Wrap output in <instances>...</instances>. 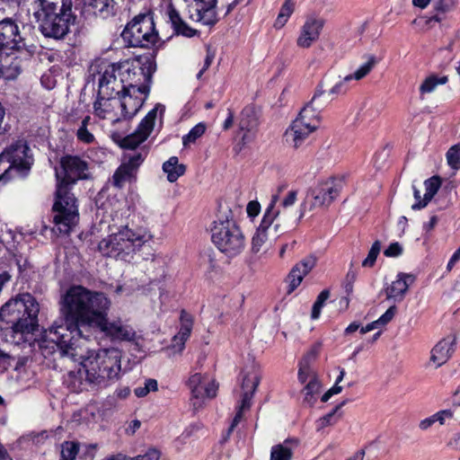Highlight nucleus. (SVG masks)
<instances>
[{
	"label": "nucleus",
	"mask_w": 460,
	"mask_h": 460,
	"mask_svg": "<svg viewBox=\"0 0 460 460\" xmlns=\"http://www.w3.org/2000/svg\"><path fill=\"white\" fill-rule=\"evenodd\" d=\"M110 299L102 292L90 290L81 285L70 287L61 299V313L65 324L55 323L35 340L44 358L60 353L75 358L77 341L93 338L91 325L101 318L102 310Z\"/></svg>",
	"instance_id": "1"
},
{
	"label": "nucleus",
	"mask_w": 460,
	"mask_h": 460,
	"mask_svg": "<svg viewBox=\"0 0 460 460\" xmlns=\"http://www.w3.org/2000/svg\"><path fill=\"white\" fill-rule=\"evenodd\" d=\"M155 64L149 57H140L118 63L105 59L94 60L89 67V76L98 84L99 96L145 95L150 84Z\"/></svg>",
	"instance_id": "2"
},
{
	"label": "nucleus",
	"mask_w": 460,
	"mask_h": 460,
	"mask_svg": "<svg viewBox=\"0 0 460 460\" xmlns=\"http://www.w3.org/2000/svg\"><path fill=\"white\" fill-rule=\"evenodd\" d=\"M81 341H77V356L75 358L58 353L60 358L72 361L80 359L76 371H70L66 379L73 392L80 393L88 386L106 387L111 381L119 379L121 371L122 353L116 348H105L98 350H87L82 353Z\"/></svg>",
	"instance_id": "3"
},
{
	"label": "nucleus",
	"mask_w": 460,
	"mask_h": 460,
	"mask_svg": "<svg viewBox=\"0 0 460 460\" xmlns=\"http://www.w3.org/2000/svg\"><path fill=\"white\" fill-rule=\"evenodd\" d=\"M60 165L61 171L56 172L58 184L53 222L60 234H68L79 219L76 199L71 193V188L76 181L89 179L91 173L88 162L76 155L62 157Z\"/></svg>",
	"instance_id": "4"
},
{
	"label": "nucleus",
	"mask_w": 460,
	"mask_h": 460,
	"mask_svg": "<svg viewBox=\"0 0 460 460\" xmlns=\"http://www.w3.org/2000/svg\"><path fill=\"white\" fill-rule=\"evenodd\" d=\"M72 0H34L33 17L42 35L55 40L64 39L75 22Z\"/></svg>",
	"instance_id": "5"
},
{
	"label": "nucleus",
	"mask_w": 460,
	"mask_h": 460,
	"mask_svg": "<svg viewBox=\"0 0 460 460\" xmlns=\"http://www.w3.org/2000/svg\"><path fill=\"white\" fill-rule=\"evenodd\" d=\"M35 46L28 43L21 29V22L13 17L0 20V78L15 79L22 72L20 61L9 63L11 56L18 53L31 55Z\"/></svg>",
	"instance_id": "6"
},
{
	"label": "nucleus",
	"mask_w": 460,
	"mask_h": 460,
	"mask_svg": "<svg viewBox=\"0 0 460 460\" xmlns=\"http://www.w3.org/2000/svg\"><path fill=\"white\" fill-rule=\"evenodd\" d=\"M40 305L29 293H24L6 302L0 309V321L11 324L17 342L26 341L25 335L32 333L38 325Z\"/></svg>",
	"instance_id": "7"
},
{
	"label": "nucleus",
	"mask_w": 460,
	"mask_h": 460,
	"mask_svg": "<svg viewBox=\"0 0 460 460\" xmlns=\"http://www.w3.org/2000/svg\"><path fill=\"white\" fill-rule=\"evenodd\" d=\"M151 239L152 234L147 229H132L126 226L103 238L98 249L103 256L130 261L136 252Z\"/></svg>",
	"instance_id": "8"
},
{
	"label": "nucleus",
	"mask_w": 460,
	"mask_h": 460,
	"mask_svg": "<svg viewBox=\"0 0 460 460\" xmlns=\"http://www.w3.org/2000/svg\"><path fill=\"white\" fill-rule=\"evenodd\" d=\"M145 95L99 96L93 104L94 114L111 124L128 121L139 111Z\"/></svg>",
	"instance_id": "9"
},
{
	"label": "nucleus",
	"mask_w": 460,
	"mask_h": 460,
	"mask_svg": "<svg viewBox=\"0 0 460 460\" xmlns=\"http://www.w3.org/2000/svg\"><path fill=\"white\" fill-rule=\"evenodd\" d=\"M211 240L215 246L227 257H235L245 247V237L233 217H219L213 222Z\"/></svg>",
	"instance_id": "10"
},
{
	"label": "nucleus",
	"mask_w": 460,
	"mask_h": 460,
	"mask_svg": "<svg viewBox=\"0 0 460 460\" xmlns=\"http://www.w3.org/2000/svg\"><path fill=\"white\" fill-rule=\"evenodd\" d=\"M123 40L133 48H149L158 40L154 19L149 13H141L133 18L123 30Z\"/></svg>",
	"instance_id": "11"
},
{
	"label": "nucleus",
	"mask_w": 460,
	"mask_h": 460,
	"mask_svg": "<svg viewBox=\"0 0 460 460\" xmlns=\"http://www.w3.org/2000/svg\"><path fill=\"white\" fill-rule=\"evenodd\" d=\"M342 188V179L332 178L320 182L307 193L304 203L301 205V216L307 208L312 210L315 208L330 206L339 196Z\"/></svg>",
	"instance_id": "12"
},
{
	"label": "nucleus",
	"mask_w": 460,
	"mask_h": 460,
	"mask_svg": "<svg viewBox=\"0 0 460 460\" xmlns=\"http://www.w3.org/2000/svg\"><path fill=\"white\" fill-rule=\"evenodd\" d=\"M187 386L190 392V402L194 411L203 407L205 402L217 396L218 384L208 374L195 373L191 375Z\"/></svg>",
	"instance_id": "13"
},
{
	"label": "nucleus",
	"mask_w": 460,
	"mask_h": 460,
	"mask_svg": "<svg viewBox=\"0 0 460 460\" xmlns=\"http://www.w3.org/2000/svg\"><path fill=\"white\" fill-rule=\"evenodd\" d=\"M111 300L106 305V308L102 310L101 318L94 320L91 325V333L93 335V331L98 330L105 336L112 341H131L135 337L134 330L122 323L120 319L110 320L108 313L111 307Z\"/></svg>",
	"instance_id": "14"
},
{
	"label": "nucleus",
	"mask_w": 460,
	"mask_h": 460,
	"mask_svg": "<svg viewBox=\"0 0 460 460\" xmlns=\"http://www.w3.org/2000/svg\"><path fill=\"white\" fill-rule=\"evenodd\" d=\"M0 162L8 163V166L13 172L20 176H24L30 171L33 158L27 143L19 140L2 152Z\"/></svg>",
	"instance_id": "15"
},
{
	"label": "nucleus",
	"mask_w": 460,
	"mask_h": 460,
	"mask_svg": "<svg viewBox=\"0 0 460 460\" xmlns=\"http://www.w3.org/2000/svg\"><path fill=\"white\" fill-rule=\"evenodd\" d=\"M158 111H160L162 115L164 111V107L157 104L140 121L134 133L122 137L119 134L113 132V138L119 143L121 147L135 149L138 145L143 143L152 132Z\"/></svg>",
	"instance_id": "16"
},
{
	"label": "nucleus",
	"mask_w": 460,
	"mask_h": 460,
	"mask_svg": "<svg viewBox=\"0 0 460 460\" xmlns=\"http://www.w3.org/2000/svg\"><path fill=\"white\" fill-rule=\"evenodd\" d=\"M278 200V195H273L271 197L270 202L264 212L261 222L258 226L254 235L252 236V252L254 253L261 252L262 246L268 241L267 231L280 213L279 210L276 208Z\"/></svg>",
	"instance_id": "17"
},
{
	"label": "nucleus",
	"mask_w": 460,
	"mask_h": 460,
	"mask_svg": "<svg viewBox=\"0 0 460 460\" xmlns=\"http://www.w3.org/2000/svg\"><path fill=\"white\" fill-rule=\"evenodd\" d=\"M143 161L144 157L140 153L134 152L125 155L121 164L112 176L113 185L122 188L126 182L135 181L137 169Z\"/></svg>",
	"instance_id": "18"
},
{
	"label": "nucleus",
	"mask_w": 460,
	"mask_h": 460,
	"mask_svg": "<svg viewBox=\"0 0 460 460\" xmlns=\"http://www.w3.org/2000/svg\"><path fill=\"white\" fill-rule=\"evenodd\" d=\"M314 95L311 101L301 110L294 121H299L305 128L314 132L320 126L321 111L326 107V101Z\"/></svg>",
	"instance_id": "19"
},
{
	"label": "nucleus",
	"mask_w": 460,
	"mask_h": 460,
	"mask_svg": "<svg viewBox=\"0 0 460 460\" xmlns=\"http://www.w3.org/2000/svg\"><path fill=\"white\" fill-rule=\"evenodd\" d=\"M416 277L411 273L399 272L395 279L388 285L384 292L386 299L394 303L402 302L408 292L409 288L415 282Z\"/></svg>",
	"instance_id": "20"
},
{
	"label": "nucleus",
	"mask_w": 460,
	"mask_h": 460,
	"mask_svg": "<svg viewBox=\"0 0 460 460\" xmlns=\"http://www.w3.org/2000/svg\"><path fill=\"white\" fill-rule=\"evenodd\" d=\"M194 5L190 9V18L204 25H213L217 22V0H192Z\"/></svg>",
	"instance_id": "21"
},
{
	"label": "nucleus",
	"mask_w": 460,
	"mask_h": 460,
	"mask_svg": "<svg viewBox=\"0 0 460 460\" xmlns=\"http://www.w3.org/2000/svg\"><path fill=\"white\" fill-rule=\"evenodd\" d=\"M192 327V316L184 310H182L181 313V328L177 334L173 336L172 343L168 348L170 355L174 356L177 354H181L185 348V342L190 336Z\"/></svg>",
	"instance_id": "22"
},
{
	"label": "nucleus",
	"mask_w": 460,
	"mask_h": 460,
	"mask_svg": "<svg viewBox=\"0 0 460 460\" xmlns=\"http://www.w3.org/2000/svg\"><path fill=\"white\" fill-rule=\"evenodd\" d=\"M457 337L456 335H449L439 341L431 349L430 361L436 367L444 365L453 355Z\"/></svg>",
	"instance_id": "23"
},
{
	"label": "nucleus",
	"mask_w": 460,
	"mask_h": 460,
	"mask_svg": "<svg viewBox=\"0 0 460 460\" xmlns=\"http://www.w3.org/2000/svg\"><path fill=\"white\" fill-rule=\"evenodd\" d=\"M324 22L322 19L308 18L301 28L296 44L307 49L319 39Z\"/></svg>",
	"instance_id": "24"
},
{
	"label": "nucleus",
	"mask_w": 460,
	"mask_h": 460,
	"mask_svg": "<svg viewBox=\"0 0 460 460\" xmlns=\"http://www.w3.org/2000/svg\"><path fill=\"white\" fill-rule=\"evenodd\" d=\"M313 133L305 125L299 121H293L284 134L286 143L294 147L298 148L305 141V139Z\"/></svg>",
	"instance_id": "25"
},
{
	"label": "nucleus",
	"mask_w": 460,
	"mask_h": 460,
	"mask_svg": "<svg viewBox=\"0 0 460 460\" xmlns=\"http://www.w3.org/2000/svg\"><path fill=\"white\" fill-rule=\"evenodd\" d=\"M352 81L349 75L339 80L328 92L324 91L320 85L317 87L314 95H320L326 101V106L339 95H344L349 90V83Z\"/></svg>",
	"instance_id": "26"
},
{
	"label": "nucleus",
	"mask_w": 460,
	"mask_h": 460,
	"mask_svg": "<svg viewBox=\"0 0 460 460\" xmlns=\"http://www.w3.org/2000/svg\"><path fill=\"white\" fill-rule=\"evenodd\" d=\"M167 14L175 34L190 38L197 33L196 30L187 25L173 6L170 5L168 7Z\"/></svg>",
	"instance_id": "27"
},
{
	"label": "nucleus",
	"mask_w": 460,
	"mask_h": 460,
	"mask_svg": "<svg viewBox=\"0 0 460 460\" xmlns=\"http://www.w3.org/2000/svg\"><path fill=\"white\" fill-rule=\"evenodd\" d=\"M297 446L298 440L296 438H288L283 443L273 446L270 450V460H291Z\"/></svg>",
	"instance_id": "28"
},
{
	"label": "nucleus",
	"mask_w": 460,
	"mask_h": 460,
	"mask_svg": "<svg viewBox=\"0 0 460 460\" xmlns=\"http://www.w3.org/2000/svg\"><path fill=\"white\" fill-rule=\"evenodd\" d=\"M441 185V181L438 176H432L424 181L425 193L422 201L415 202L411 205L413 210H419L425 208L428 203L437 194Z\"/></svg>",
	"instance_id": "29"
},
{
	"label": "nucleus",
	"mask_w": 460,
	"mask_h": 460,
	"mask_svg": "<svg viewBox=\"0 0 460 460\" xmlns=\"http://www.w3.org/2000/svg\"><path fill=\"white\" fill-rule=\"evenodd\" d=\"M186 167L182 164H179V159L176 156L170 157L163 164V171L167 175V180L170 182L176 181L181 175L184 174Z\"/></svg>",
	"instance_id": "30"
},
{
	"label": "nucleus",
	"mask_w": 460,
	"mask_h": 460,
	"mask_svg": "<svg viewBox=\"0 0 460 460\" xmlns=\"http://www.w3.org/2000/svg\"><path fill=\"white\" fill-rule=\"evenodd\" d=\"M458 4V0H432V7L436 14L432 20L441 22L442 16L454 11Z\"/></svg>",
	"instance_id": "31"
},
{
	"label": "nucleus",
	"mask_w": 460,
	"mask_h": 460,
	"mask_svg": "<svg viewBox=\"0 0 460 460\" xmlns=\"http://www.w3.org/2000/svg\"><path fill=\"white\" fill-rule=\"evenodd\" d=\"M447 82V75H438L436 74H431L427 76L420 85V93L422 94L430 93L434 92L438 85H444Z\"/></svg>",
	"instance_id": "32"
},
{
	"label": "nucleus",
	"mask_w": 460,
	"mask_h": 460,
	"mask_svg": "<svg viewBox=\"0 0 460 460\" xmlns=\"http://www.w3.org/2000/svg\"><path fill=\"white\" fill-rule=\"evenodd\" d=\"M320 391L321 384L316 376H314L312 379L309 380L308 384L305 385L304 389V402L310 407L314 406L317 400L316 396L320 393Z\"/></svg>",
	"instance_id": "33"
},
{
	"label": "nucleus",
	"mask_w": 460,
	"mask_h": 460,
	"mask_svg": "<svg viewBox=\"0 0 460 460\" xmlns=\"http://www.w3.org/2000/svg\"><path fill=\"white\" fill-rule=\"evenodd\" d=\"M378 59L374 55H368L366 62L360 65L354 73L348 75L351 80L359 81L365 78L377 65Z\"/></svg>",
	"instance_id": "34"
},
{
	"label": "nucleus",
	"mask_w": 460,
	"mask_h": 460,
	"mask_svg": "<svg viewBox=\"0 0 460 460\" xmlns=\"http://www.w3.org/2000/svg\"><path fill=\"white\" fill-rule=\"evenodd\" d=\"M295 9V3L293 0H285L282 4L278 17L275 21L274 27L281 29L288 21Z\"/></svg>",
	"instance_id": "35"
},
{
	"label": "nucleus",
	"mask_w": 460,
	"mask_h": 460,
	"mask_svg": "<svg viewBox=\"0 0 460 460\" xmlns=\"http://www.w3.org/2000/svg\"><path fill=\"white\" fill-rule=\"evenodd\" d=\"M261 381L260 373L256 369L247 372L242 382L243 392H250L254 394Z\"/></svg>",
	"instance_id": "36"
},
{
	"label": "nucleus",
	"mask_w": 460,
	"mask_h": 460,
	"mask_svg": "<svg viewBox=\"0 0 460 460\" xmlns=\"http://www.w3.org/2000/svg\"><path fill=\"white\" fill-rule=\"evenodd\" d=\"M253 396V394H251L250 392H243L242 399L237 405V412L233 420V422L230 426V431H232L234 427L241 421L243 417V412L246 410H248L251 407V402L252 398Z\"/></svg>",
	"instance_id": "37"
},
{
	"label": "nucleus",
	"mask_w": 460,
	"mask_h": 460,
	"mask_svg": "<svg viewBox=\"0 0 460 460\" xmlns=\"http://www.w3.org/2000/svg\"><path fill=\"white\" fill-rule=\"evenodd\" d=\"M206 125L203 122H199L195 125L187 135L182 137V144L184 146H188L196 142L197 139L201 137L206 132Z\"/></svg>",
	"instance_id": "38"
},
{
	"label": "nucleus",
	"mask_w": 460,
	"mask_h": 460,
	"mask_svg": "<svg viewBox=\"0 0 460 460\" xmlns=\"http://www.w3.org/2000/svg\"><path fill=\"white\" fill-rule=\"evenodd\" d=\"M79 452V443L65 441L61 445L60 460H75Z\"/></svg>",
	"instance_id": "39"
},
{
	"label": "nucleus",
	"mask_w": 460,
	"mask_h": 460,
	"mask_svg": "<svg viewBox=\"0 0 460 460\" xmlns=\"http://www.w3.org/2000/svg\"><path fill=\"white\" fill-rule=\"evenodd\" d=\"M345 404V402L338 404L331 412L325 414L317 420L318 429H324L327 426L334 424L341 417V414L337 415V412Z\"/></svg>",
	"instance_id": "40"
},
{
	"label": "nucleus",
	"mask_w": 460,
	"mask_h": 460,
	"mask_svg": "<svg viewBox=\"0 0 460 460\" xmlns=\"http://www.w3.org/2000/svg\"><path fill=\"white\" fill-rule=\"evenodd\" d=\"M242 118L240 120L241 130L250 131L257 125V119L254 116L253 111L251 108L243 110Z\"/></svg>",
	"instance_id": "41"
},
{
	"label": "nucleus",
	"mask_w": 460,
	"mask_h": 460,
	"mask_svg": "<svg viewBox=\"0 0 460 460\" xmlns=\"http://www.w3.org/2000/svg\"><path fill=\"white\" fill-rule=\"evenodd\" d=\"M91 121V117L86 116L81 122V126L77 129L76 137L79 141L86 144L93 143L94 140L93 135L88 130L87 127Z\"/></svg>",
	"instance_id": "42"
},
{
	"label": "nucleus",
	"mask_w": 460,
	"mask_h": 460,
	"mask_svg": "<svg viewBox=\"0 0 460 460\" xmlns=\"http://www.w3.org/2000/svg\"><path fill=\"white\" fill-rule=\"evenodd\" d=\"M305 276H306V274H302L301 268L295 265L288 277L289 281L288 292H293L301 284Z\"/></svg>",
	"instance_id": "43"
},
{
	"label": "nucleus",
	"mask_w": 460,
	"mask_h": 460,
	"mask_svg": "<svg viewBox=\"0 0 460 460\" xmlns=\"http://www.w3.org/2000/svg\"><path fill=\"white\" fill-rule=\"evenodd\" d=\"M330 296V292L327 289L323 290L317 296L315 302L313 305L311 318L316 320L321 314L322 308L324 303Z\"/></svg>",
	"instance_id": "44"
},
{
	"label": "nucleus",
	"mask_w": 460,
	"mask_h": 460,
	"mask_svg": "<svg viewBox=\"0 0 460 460\" xmlns=\"http://www.w3.org/2000/svg\"><path fill=\"white\" fill-rule=\"evenodd\" d=\"M380 251L381 242L377 240L372 244L370 250L368 251L367 256L366 257L365 260H363L362 267L372 268L376 263V261L377 259L378 254L380 253Z\"/></svg>",
	"instance_id": "45"
},
{
	"label": "nucleus",
	"mask_w": 460,
	"mask_h": 460,
	"mask_svg": "<svg viewBox=\"0 0 460 460\" xmlns=\"http://www.w3.org/2000/svg\"><path fill=\"white\" fill-rule=\"evenodd\" d=\"M448 165L454 170L460 169V145L451 146L447 153Z\"/></svg>",
	"instance_id": "46"
},
{
	"label": "nucleus",
	"mask_w": 460,
	"mask_h": 460,
	"mask_svg": "<svg viewBox=\"0 0 460 460\" xmlns=\"http://www.w3.org/2000/svg\"><path fill=\"white\" fill-rule=\"evenodd\" d=\"M311 355H308L299 362L298 379L301 383H305L309 378L312 379V377L315 376L311 371V368L308 364V358Z\"/></svg>",
	"instance_id": "47"
},
{
	"label": "nucleus",
	"mask_w": 460,
	"mask_h": 460,
	"mask_svg": "<svg viewBox=\"0 0 460 460\" xmlns=\"http://www.w3.org/2000/svg\"><path fill=\"white\" fill-rule=\"evenodd\" d=\"M403 252L402 245L398 242L391 243L388 247L384 251V254L389 258L399 257Z\"/></svg>",
	"instance_id": "48"
},
{
	"label": "nucleus",
	"mask_w": 460,
	"mask_h": 460,
	"mask_svg": "<svg viewBox=\"0 0 460 460\" xmlns=\"http://www.w3.org/2000/svg\"><path fill=\"white\" fill-rule=\"evenodd\" d=\"M112 0H94L93 6L102 15H108L112 9Z\"/></svg>",
	"instance_id": "49"
},
{
	"label": "nucleus",
	"mask_w": 460,
	"mask_h": 460,
	"mask_svg": "<svg viewBox=\"0 0 460 460\" xmlns=\"http://www.w3.org/2000/svg\"><path fill=\"white\" fill-rule=\"evenodd\" d=\"M454 417V411L450 409L441 410L433 414L435 422H438L440 425H445L447 420H451Z\"/></svg>",
	"instance_id": "50"
},
{
	"label": "nucleus",
	"mask_w": 460,
	"mask_h": 460,
	"mask_svg": "<svg viewBox=\"0 0 460 460\" xmlns=\"http://www.w3.org/2000/svg\"><path fill=\"white\" fill-rule=\"evenodd\" d=\"M316 264V258L314 256H308L302 260L299 263L296 264L302 270V274H308Z\"/></svg>",
	"instance_id": "51"
},
{
	"label": "nucleus",
	"mask_w": 460,
	"mask_h": 460,
	"mask_svg": "<svg viewBox=\"0 0 460 460\" xmlns=\"http://www.w3.org/2000/svg\"><path fill=\"white\" fill-rule=\"evenodd\" d=\"M396 313V306L391 305L385 314H383L376 322L377 323L378 326H384L387 324L395 315Z\"/></svg>",
	"instance_id": "52"
},
{
	"label": "nucleus",
	"mask_w": 460,
	"mask_h": 460,
	"mask_svg": "<svg viewBox=\"0 0 460 460\" xmlns=\"http://www.w3.org/2000/svg\"><path fill=\"white\" fill-rule=\"evenodd\" d=\"M160 452L156 449H149L145 455H139L132 457V460H159Z\"/></svg>",
	"instance_id": "53"
},
{
	"label": "nucleus",
	"mask_w": 460,
	"mask_h": 460,
	"mask_svg": "<svg viewBox=\"0 0 460 460\" xmlns=\"http://www.w3.org/2000/svg\"><path fill=\"white\" fill-rule=\"evenodd\" d=\"M261 205L257 200H252L247 204L246 212L249 217H255L260 214Z\"/></svg>",
	"instance_id": "54"
},
{
	"label": "nucleus",
	"mask_w": 460,
	"mask_h": 460,
	"mask_svg": "<svg viewBox=\"0 0 460 460\" xmlns=\"http://www.w3.org/2000/svg\"><path fill=\"white\" fill-rule=\"evenodd\" d=\"M296 196H297L296 190L288 191V195L281 201V206L284 208L293 206L296 201Z\"/></svg>",
	"instance_id": "55"
},
{
	"label": "nucleus",
	"mask_w": 460,
	"mask_h": 460,
	"mask_svg": "<svg viewBox=\"0 0 460 460\" xmlns=\"http://www.w3.org/2000/svg\"><path fill=\"white\" fill-rule=\"evenodd\" d=\"M342 391V386L339 384H334L332 387H331L326 393H324L321 398L322 402H326L330 400L332 396L334 394H338Z\"/></svg>",
	"instance_id": "56"
},
{
	"label": "nucleus",
	"mask_w": 460,
	"mask_h": 460,
	"mask_svg": "<svg viewBox=\"0 0 460 460\" xmlns=\"http://www.w3.org/2000/svg\"><path fill=\"white\" fill-rule=\"evenodd\" d=\"M215 58V53L211 51L209 49L207 51V56L204 61L203 67L200 69V71L198 73L197 77L200 78L203 73L210 66L213 59Z\"/></svg>",
	"instance_id": "57"
},
{
	"label": "nucleus",
	"mask_w": 460,
	"mask_h": 460,
	"mask_svg": "<svg viewBox=\"0 0 460 460\" xmlns=\"http://www.w3.org/2000/svg\"><path fill=\"white\" fill-rule=\"evenodd\" d=\"M130 394V389L128 386H123L116 389L113 397L119 400H124Z\"/></svg>",
	"instance_id": "58"
},
{
	"label": "nucleus",
	"mask_w": 460,
	"mask_h": 460,
	"mask_svg": "<svg viewBox=\"0 0 460 460\" xmlns=\"http://www.w3.org/2000/svg\"><path fill=\"white\" fill-rule=\"evenodd\" d=\"M435 422V420L433 419V415L426 418V419H423L422 420L420 421L419 423V428L421 429V430H427L428 429H429Z\"/></svg>",
	"instance_id": "59"
},
{
	"label": "nucleus",
	"mask_w": 460,
	"mask_h": 460,
	"mask_svg": "<svg viewBox=\"0 0 460 460\" xmlns=\"http://www.w3.org/2000/svg\"><path fill=\"white\" fill-rule=\"evenodd\" d=\"M460 260V251H456L453 255L451 256V258L449 259L448 262H447V270H451L453 269V267L455 266V264Z\"/></svg>",
	"instance_id": "60"
},
{
	"label": "nucleus",
	"mask_w": 460,
	"mask_h": 460,
	"mask_svg": "<svg viewBox=\"0 0 460 460\" xmlns=\"http://www.w3.org/2000/svg\"><path fill=\"white\" fill-rule=\"evenodd\" d=\"M438 223V217L437 216H432L430 218H429V221L428 223H425L423 225V229L426 231V232H430L434 227L435 226L437 225Z\"/></svg>",
	"instance_id": "61"
},
{
	"label": "nucleus",
	"mask_w": 460,
	"mask_h": 460,
	"mask_svg": "<svg viewBox=\"0 0 460 460\" xmlns=\"http://www.w3.org/2000/svg\"><path fill=\"white\" fill-rule=\"evenodd\" d=\"M144 386L146 388L147 392L150 393L151 391H156L157 390V381L155 379H146Z\"/></svg>",
	"instance_id": "62"
},
{
	"label": "nucleus",
	"mask_w": 460,
	"mask_h": 460,
	"mask_svg": "<svg viewBox=\"0 0 460 460\" xmlns=\"http://www.w3.org/2000/svg\"><path fill=\"white\" fill-rule=\"evenodd\" d=\"M233 122H234V113L231 110H228L227 118L225 119L224 124H223L224 129L226 130V129L230 128L233 125Z\"/></svg>",
	"instance_id": "63"
},
{
	"label": "nucleus",
	"mask_w": 460,
	"mask_h": 460,
	"mask_svg": "<svg viewBox=\"0 0 460 460\" xmlns=\"http://www.w3.org/2000/svg\"><path fill=\"white\" fill-rule=\"evenodd\" d=\"M10 356L0 349V367H6L9 365Z\"/></svg>",
	"instance_id": "64"
}]
</instances>
